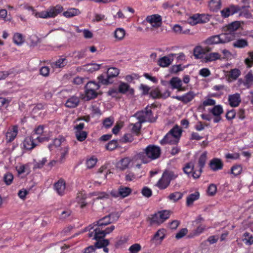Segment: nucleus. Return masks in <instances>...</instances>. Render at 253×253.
Wrapping results in <instances>:
<instances>
[{
    "instance_id": "obj_1",
    "label": "nucleus",
    "mask_w": 253,
    "mask_h": 253,
    "mask_svg": "<svg viewBox=\"0 0 253 253\" xmlns=\"http://www.w3.org/2000/svg\"><path fill=\"white\" fill-rule=\"evenodd\" d=\"M161 154V149L158 146L149 145L142 152L135 155L137 159L141 161L143 164H147L160 158Z\"/></svg>"
},
{
    "instance_id": "obj_2",
    "label": "nucleus",
    "mask_w": 253,
    "mask_h": 253,
    "mask_svg": "<svg viewBox=\"0 0 253 253\" xmlns=\"http://www.w3.org/2000/svg\"><path fill=\"white\" fill-rule=\"evenodd\" d=\"M24 8L28 10L31 11L32 14L37 18L47 19L54 18L58 14L61 13L63 10V7L60 5H57L55 6L50 7L46 10L41 12L36 11L34 8L28 5H24Z\"/></svg>"
},
{
    "instance_id": "obj_3",
    "label": "nucleus",
    "mask_w": 253,
    "mask_h": 253,
    "mask_svg": "<svg viewBox=\"0 0 253 253\" xmlns=\"http://www.w3.org/2000/svg\"><path fill=\"white\" fill-rule=\"evenodd\" d=\"M135 116L140 123L154 122L156 121V118L153 116L151 110L148 107L144 110L137 112Z\"/></svg>"
},
{
    "instance_id": "obj_4",
    "label": "nucleus",
    "mask_w": 253,
    "mask_h": 253,
    "mask_svg": "<svg viewBox=\"0 0 253 253\" xmlns=\"http://www.w3.org/2000/svg\"><path fill=\"white\" fill-rule=\"evenodd\" d=\"M169 216L170 211H169L164 210L159 211L152 216L151 223L157 224H161L169 218Z\"/></svg>"
},
{
    "instance_id": "obj_5",
    "label": "nucleus",
    "mask_w": 253,
    "mask_h": 253,
    "mask_svg": "<svg viewBox=\"0 0 253 253\" xmlns=\"http://www.w3.org/2000/svg\"><path fill=\"white\" fill-rule=\"evenodd\" d=\"M207 152H204L201 155L198 160V167L199 169L197 170H195V171L193 172V177L194 178H198L200 176L202 171V169L204 167L206 162L207 161Z\"/></svg>"
},
{
    "instance_id": "obj_6",
    "label": "nucleus",
    "mask_w": 253,
    "mask_h": 253,
    "mask_svg": "<svg viewBox=\"0 0 253 253\" xmlns=\"http://www.w3.org/2000/svg\"><path fill=\"white\" fill-rule=\"evenodd\" d=\"M146 21L154 28L160 27L162 24V17L159 14H153L147 16Z\"/></svg>"
},
{
    "instance_id": "obj_7",
    "label": "nucleus",
    "mask_w": 253,
    "mask_h": 253,
    "mask_svg": "<svg viewBox=\"0 0 253 253\" xmlns=\"http://www.w3.org/2000/svg\"><path fill=\"white\" fill-rule=\"evenodd\" d=\"M119 217L118 213H112L98 220L97 223L99 226H105L116 221Z\"/></svg>"
},
{
    "instance_id": "obj_8",
    "label": "nucleus",
    "mask_w": 253,
    "mask_h": 253,
    "mask_svg": "<svg viewBox=\"0 0 253 253\" xmlns=\"http://www.w3.org/2000/svg\"><path fill=\"white\" fill-rule=\"evenodd\" d=\"M239 85L243 84L246 88H250L253 85V73L249 72L244 77V79H239L238 81Z\"/></svg>"
},
{
    "instance_id": "obj_9",
    "label": "nucleus",
    "mask_w": 253,
    "mask_h": 253,
    "mask_svg": "<svg viewBox=\"0 0 253 253\" xmlns=\"http://www.w3.org/2000/svg\"><path fill=\"white\" fill-rule=\"evenodd\" d=\"M135 159H137L135 156L133 159L129 157L124 158L117 163V167L121 170L126 169L132 166Z\"/></svg>"
},
{
    "instance_id": "obj_10",
    "label": "nucleus",
    "mask_w": 253,
    "mask_h": 253,
    "mask_svg": "<svg viewBox=\"0 0 253 253\" xmlns=\"http://www.w3.org/2000/svg\"><path fill=\"white\" fill-rule=\"evenodd\" d=\"M94 224L97 225V227L94 229L92 231L89 232L88 237H92L93 239L95 240L104 238L105 235L103 230L100 228L102 226H99L97 223V221L94 222Z\"/></svg>"
},
{
    "instance_id": "obj_11",
    "label": "nucleus",
    "mask_w": 253,
    "mask_h": 253,
    "mask_svg": "<svg viewBox=\"0 0 253 253\" xmlns=\"http://www.w3.org/2000/svg\"><path fill=\"white\" fill-rule=\"evenodd\" d=\"M131 192L130 188L127 187H121L118 191H112L111 193V195L115 198L120 197L122 198H125L128 196Z\"/></svg>"
},
{
    "instance_id": "obj_12",
    "label": "nucleus",
    "mask_w": 253,
    "mask_h": 253,
    "mask_svg": "<svg viewBox=\"0 0 253 253\" xmlns=\"http://www.w3.org/2000/svg\"><path fill=\"white\" fill-rule=\"evenodd\" d=\"M223 33L219 34V41L221 44L228 43L235 39V35L229 33L225 29L223 28Z\"/></svg>"
},
{
    "instance_id": "obj_13",
    "label": "nucleus",
    "mask_w": 253,
    "mask_h": 253,
    "mask_svg": "<svg viewBox=\"0 0 253 253\" xmlns=\"http://www.w3.org/2000/svg\"><path fill=\"white\" fill-rule=\"evenodd\" d=\"M35 136L33 134L32 136H28L25 138L23 142V147L25 149L31 150L36 147L37 145L36 143L37 139L34 138Z\"/></svg>"
},
{
    "instance_id": "obj_14",
    "label": "nucleus",
    "mask_w": 253,
    "mask_h": 253,
    "mask_svg": "<svg viewBox=\"0 0 253 253\" xmlns=\"http://www.w3.org/2000/svg\"><path fill=\"white\" fill-rule=\"evenodd\" d=\"M64 146H67L65 139L63 137H60L55 139L52 143L48 146V147L50 151L53 150L55 148L59 150L62 149Z\"/></svg>"
},
{
    "instance_id": "obj_15",
    "label": "nucleus",
    "mask_w": 253,
    "mask_h": 253,
    "mask_svg": "<svg viewBox=\"0 0 253 253\" xmlns=\"http://www.w3.org/2000/svg\"><path fill=\"white\" fill-rule=\"evenodd\" d=\"M175 54H169L159 59L158 65L162 67H167L170 65L173 60V56Z\"/></svg>"
},
{
    "instance_id": "obj_16",
    "label": "nucleus",
    "mask_w": 253,
    "mask_h": 253,
    "mask_svg": "<svg viewBox=\"0 0 253 253\" xmlns=\"http://www.w3.org/2000/svg\"><path fill=\"white\" fill-rule=\"evenodd\" d=\"M44 129V127L43 126H39L38 127L35 129V132L33 134H34V136H35V134L40 135L35 138V139L38 140L39 142H42L46 139V131H45Z\"/></svg>"
},
{
    "instance_id": "obj_17",
    "label": "nucleus",
    "mask_w": 253,
    "mask_h": 253,
    "mask_svg": "<svg viewBox=\"0 0 253 253\" xmlns=\"http://www.w3.org/2000/svg\"><path fill=\"white\" fill-rule=\"evenodd\" d=\"M228 102L229 105L232 107H236L239 106L241 102L240 95L238 93L231 94L228 96Z\"/></svg>"
},
{
    "instance_id": "obj_18",
    "label": "nucleus",
    "mask_w": 253,
    "mask_h": 253,
    "mask_svg": "<svg viewBox=\"0 0 253 253\" xmlns=\"http://www.w3.org/2000/svg\"><path fill=\"white\" fill-rule=\"evenodd\" d=\"M225 29L229 33L234 34V33L238 30L242 29L241 23L240 21H234L228 24L225 27Z\"/></svg>"
},
{
    "instance_id": "obj_19",
    "label": "nucleus",
    "mask_w": 253,
    "mask_h": 253,
    "mask_svg": "<svg viewBox=\"0 0 253 253\" xmlns=\"http://www.w3.org/2000/svg\"><path fill=\"white\" fill-rule=\"evenodd\" d=\"M18 133V127L16 126L9 128L5 134L6 140L7 142L12 141L16 137Z\"/></svg>"
},
{
    "instance_id": "obj_20",
    "label": "nucleus",
    "mask_w": 253,
    "mask_h": 253,
    "mask_svg": "<svg viewBox=\"0 0 253 253\" xmlns=\"http://www.w3.org/2000/svg\"><path fill=\"white\" fill-rule=\"evenodd\" d=\"M210 167L213 171H216L221 169L223 168V163L221 159L218 158H213L210 161Z\"/></svg>"
},
{
    "instance_id": "obj_21",
    "label": "nucleus",
    "mask_w": 253,
    "mask_h": 253,
    "mask_svg": "<svg viewBox=\"0 0 253 253\" xmlns=\"http://www.w3.org/2000/svg\"><path fill=\"white\" fill-rule=\"evenodd\" d=\"M54 189L59 195H63L65 191L66 182L63 179H59L54 184Z\"/></svg>"
},
{
    "instance_id": "obj_22",
    "label": "nucleus",
    "mask_w": 253,
    "mask_h": 253,
    "mask_svg": "<svg viewBox=\"0 0 253 253\" xmlns=\"http://www.w3.org/2000/svg\"><path fill=\"white\" fill-rule=\"evenodd\" d=\"M238 8L233 5L229 7H226L221 11V16L224 18L228 17V16L233 15L234 13L237 12Z\"/></svg>"
},
{
    "instance_id": "obj_23",
    "label": "nucleus",
    "mask_w": 253,
    "mask_h": 253,
    "mask_svg": "<svg viewBox=\"0 0 253 253\" xmlns=\"http://www.w3.org/2000/svg\"><path fill=\"white\" fill-rule=\"evenodd\" d=\"M118 90L119 92L123 94L128 93L129 94H133L134 93V90L130 88L128 84L123 82L120 83Z\"/></svg>"
},
{
    "instance_id": "obj_24",
    "label": "nucleus",
    "mask_w": 253,
    "mask_h": 253,
    "mask_svg": "<svg viewBox=\"0 0 253 253\" xmlns=\"http://www.w3.org/2000/svg\"><path fill=\"white\" fill-rule=\"evenodd\" d=\"M169 84L173 89H177L178 90H184L182 87V81L178 77H173L169 81Z\"/></svg>"
},
{
    "instance_id": "obj_25",
    "label": "nucleus",
    "mask_w": 253,
    "mask_h": 253,
    "mask_svg": "<svg viewBox=\"0 0 253 253\" xmlns=\"http://www.w3.org/2000/svg\"><path fill=\"white\" fill-rule=\"evenodd\" d=\"M170 181L165 174L163 173L162 176L158 181L157 186L160 189H164L166 188L169 184Z\"/></svg>"
},
{
    "instance_id": "obj_26",
    "label": "nucleus",
    "mask_w": 253,
    "mask_h": 253,
    "mask_svg": "<svg viewBox=\"0 0 253 253\" xmlns=\"http://www.w3.org/2000/svg\"><path fill=\"white\" fill-rule=\"evenodd\" d=\"M80 102L79 97L73 96L68 99L65 103V106L68 108H75Z\"/></svg>"
},
{
    "instance_id": "obj_27",
    "label": "nucleus",
    "mask_w": 253,
    "mask_h": 253,
    "mask_svg": "<svg viewBox=\"0 0 253 253\" xmlns=\"http://www.w3.org/2000/svg\"><path fill=\"white\" fill-rule=\"evenodd\" d=\"M222 60L221 55L218 52H214L206 55L205 60L206 62H212L216 60Z\"/></svg>"
},
{
    "instance_id": "obj_28",
    "label": "nucleus",
    "mask_w": 253,
    "mask_h": 253,
    "mask_svg": "<svg viewBox=\"0 0 253 253\" xmlns=\"http://www.w3.org/2000/svg\"><path fill=\"white\" fill-rule=\"evenodd\" d=\"M126 34L125 30L122 28H117L114 32V37L117 41L124 39Z\"/></svg>"
},
{
    "instance_id": "obj_29",
    "label": "nucleus",
    "mask_w": 253,
    "mask_h": 253,
    "mask_svg": "<svg viewBox=\"0 0 253 253\" xmlns=\"http://www.w3.org/2000/svg\"><path fill=\"white\" fill-rule=\"evenodd\" d=\"M248 45V42L247 39H238L233 43V46L235 48H243Z\"/></svg>"
},
{
    "instance_id": "obj_30",
    "label": "nucleus",
    "mask_w": 253,
    "mask_h": 253,
    "mask_svg": "<svg viewBox=\"0 0 253 253\" xmlns=\"http://www.w3.org/2000/svg\"><path fill=\"white\" fill-rule=\"evenodd\" d=\"M100 64L96 63H89L83 66V69L84 71H87L89 73H92L98 70L100 68Z\"/></svg>"
},
{
    "instance_id": "obj_31",
    "label": "nucleus",
    "mask_w": 253,
    "mask_h": 253,
    "mask_svg": "<svg viewBox=\"0 0 253 253\" xmlns=\"http://www.w3.org/2000/svg\"><path fill=\"white\" fill-rule=\"evenodd\" d=\"M86 196L83 193H78L76 197V202L81 208H84L87 204L85 201Z\"/></svg>"
},
{
    "instance_id": "obj_32",
    "label": "nucleus",
    "mask_w": 253,
    "mask_h": 253,
    "mask_svg": "<svg viewBox=\"0 0 253 253\" xmlns=\"http://www.w3.org/2000/svg\"><path fill=\"white\" fill-rule=\"evenodd\" d=\"M177 141L174 138V136L169 131L165 136V137L161 141V144L165 143L174 144L177 143Z\"/></svg>"
},
{
    "instance_id": "obj_33",
    "label": "nucleus",
    "mask_w": 253,
    "mask_h": 253,
    "mask_svg": "<svg viewBox=\"0 0 253 253\" xmlns=\"http://www.w3.org/2000/svg\"><path fill=\"white\" fill-rule=\"evenodd\" d=\"M200 197V194L198 192H195L194 193L189 195L186 198V205L190 206L193 205L194 201L197 200Z\"/></svg>"
},
{
    "instance_id": "obj_34",
    "label": "nucleus",
    "mask_w": 253,
    "mask_h": 253,
    "mask_svg": "<svg viewBox=\"0 0 253 253\" xmlns=\"http://www.w3.org/2000/svg\"><path fill=\"white\" fill-rule=\"evenodd\" d=\"M68 63V61L66 58H60L55 62L51 64V66L54 68H61L65 66Z\"/></svg>"
},
{
    "instance_id": "obj_35",
    "label": "nucleus",
    "mask_w": 253,
    "mask_h": 253,
    "mask_svg": "<svg viewBox=\"0 0 253 253\" xmlns=\"http://www.w3.org/2000/svg\"><path fill=\"white\" fill-rule=\"evenodd\" d=\"M204 43L207 45L220 44V41L218 35L211 36L207 39Z\"/></svg>"
},
{
    "instance_id": "obj_36",
    "label": "nucleus",
    "mask_w": 253,
    "mask_h": 253,
    "mask_svg": "<svg viewBox=\"0 0 253 253\" xmlns=\"http://www.w3.org/2000/svg\"><path fill=\"white\" fill-rule=\"evenodd\" d=\"M209 111L214 116H221V115L223 113V109L221 105H217L210 109Z\"/></svg>"
},
{
    "instance_id": "obj_37",
    "label": "nucleus",
    "mask_w": 253,
    "mask_h": 253,
    "mask_svg": "<svg viewBox=\"0 0 253 253\" xmlns=\"http://www.w3.org/2000/svg\"><path fill=\"white\" fill-rule=\"evenodd\" d=\"M80 14V10L75 8H71L68 9L67 11L63 12V15L67 18H71L73 16L78 15Z\"/></svg>"
},
{
    "instance_id": "obj_38",
    "label": "nucleus",
    "mask_w": 253,
    "mask_h": 253,
    "mask_svg": "<svg viewBox=\"0 0 253 253\" xmlns=\"http://www.w3.org/2000/svg\"><path fill=\"white\" fill-rule=\"evenodd\" d=\"M210 50L211 48L209 47H207L204 49L201 46H197L194 49V55L196 58H200L201 55L204 54L205 51H209Z\"/></svg>"
},
{
    "instance_id": "obj_39",
    "label": "nucleus",
    "mask_w": 253,
    "mask_h": 253,
    "mask_svg": "<svg viewBox=\"0 0 253 253\" xmlns=\"http://www.w3.org/2000/svg\"><path fill=\"white\" fill-rule=\"evenodd\" d=\"M85 96L84 98L87 100H89L95 98V97H97L98 94L97 91L89 88H85Z\"/></svg>"
},
{
    "instance_id": "obj_40",
    "label": "nucleus",
    "mask_w": 253,
    "mask_h": 253,
    "mask_svg": "<svg viewBox=\"0 0 253 253\" xmlns=\"http://www.w3.org/2000/svg\"><path fill=\"white\" fill-rule=\"evenodd\" d=\"M98 161L97 158L95 156H91L86 160V166L87 169L93 168L96 164Z\"/></svg>"
},
{
    "instance_id": "obj_41",
    "label": "nucleus",
    "mask_w": 253,
    "mask_h": 253,
    "mask_svg": "<svg viewBox=\"0 0 253 253\" xmlns=\"http://www.w3.org/2000/svg\"><path fill=\"white\" fill-rule=\"evenodd\" d=\"M220 0H211L209 3L210 9L212 11H217L221 7Z\"/></svg>"
},
{
    "instance_id": "obj_42",
    "label": "nucleus",
    "mask_w": 253,
    "mask_h": 253,
    "mask_svg": "<svg viewBox=\"0 0 253 253\" xmlns=\"http://www.w3.org/2000/svg\"><path fill=\"white\" fill-rule=\"evenodd\" d=\"M183 196L182 193L179 192H174L170 194L168 196V199L173 202H175L181 199Z\"/></svg>"
},
{
    "instance_id": "obj_43",
    "label": "nucleus",
    "mask_w": 253,
    "mask_h": 253,
    "mask_svg": "<svg viewBox=\"0 0 253 253\" xmlns=\"http://www.w3.org/2000/svg\"><path fill=\"white\" fill-rule=\"evenodd\" d=\"M170 131L171 132V133L172 134V135L174 136V138L176 139L178 142L182 132L181 128L177 126H175L174 127H173L170 130Z\"/></svg>"
},
{
    "instance_id": "obj_44",
    "label": "nucleus",
    "mask_w": 253,
    "mask_h": 253,
    "mask_svg": "<svg viewBox=\"0 0 253 253\" xmlns=\"http://www.w3.org/2000/svg\"><path fill=\"white\" fill-rule=\"evenodd\" d=\"M68 150L69 148L68 146L67 145L64 146L62 149H61L60 150H59L60 152L61 155L60 158L58 159L59 163L61 164L64 161L65 157L68 153Z\"/></svg>"
},
{
    "instance_id": "obj_45",
    "label": "nucleus",
    "mask_w": 253,
    "mask_h": 253,
    "mask_svg": "<svg viewBox=\"0 0 253 253\" xmlns=\"http://www.w3.org/2000/svg\"><path fill=\"white\" fill-rule=\"evenodd\" d=\"M86 49H82L80 51H75L73 53V56L76 60L82 59L85 57Z\"/></svg>"
},
{
    "instance_id": "obj_46",
    "label": "nucleus",
    "mask_w": 253,
    "mask_h": 253,
    "mask_svg": "<svg viewBox=\"0 0 253 253\" xmlns=\"http://www.w3.org/2000/svg\"><path fill=\"white\" fill-rule=\"evenodd\" d=\"M242 172V166L241 165L233 166L231 169V173L235 176L240 175Z\"/></svg>"
},
{
    "instance_id": "obj_47",
    "label": "nucleus",
    "mask_w": 253,
    "mask_h": 253,
    "mask_svg": "<svg viewBox=\"0 0 253 253\" xmlns=\"http://www.w3.org/2000/svg\"><path fill=\"white\" fill-rule=\"evenodd\" d=\"M96 242L95 243V246L96 248H101L103 247H107L109 244V240L107 239H98V240H96Z\"/></svg>"
},
{
    "instance_id": "obj_48",
    "label": "nucleus",
    "mask_w": 253,
    "mask_h": 253,
    "mask_svg": "<svg viewBox=\"0 0 253 253\" xmlns=\"http://www.w3.org/2000/svg\"><path fill=\"white\" fill-rule=\"evenodd\" d=\"M13 41L14 43L18 45H21L24 42L23 36L20 33L14 34L13 37Z\"/></svg>"
},
{
    "instance_id": "obj_49",
    "label": "nucleus",
    "mask_w": 253,
    "mask_h": 253,
    "mask_svg": "<svg viewBox=\"0 0 253 253\" xmlns=\"http://www.w3.org/2000/svg\"><path fill=\"white\" fill-rule=\"evenodd\" d=\"M75 134L78 140L83 141L87 137V133L85 131H75Z\"/></svg>"
},
{
    "instance_id": "obj_50",
    "label": "nucleus",
    "mask_w": 253,
    "mask_h": 253,
    "mask_svg": "<svg viewBox=\"0 0 253 253\" xmlns=\"http://www.w3.org/2000/svg\"><path fill=\"white\" fill-rule=\"evenodd\" d=\"M119 74V70L115 67L110 68L108 69L107 75L110 78L117 77Z\"/></svg>"
},
{
    "instance_id": "obj_51",
    "label": "nucleus",
    "mask_w": 253,
    "mask_h": 253,
    "mask_svg": "<svg viewBox=\"0 0 253 253\" xmlns=\"http://www.w3.org/2000/svg\"><path fill=\"white\" fill-rule=\"evenodd\" d=\"M206 229V226L204 224H200L192 233V236H197L202 234Z\"/></svg>"
},
{
    "instance_id": "obj_52",
    "label": "nucleus",
    "mask_w": 253,
    "mask_h": 253,
    "mask_svg": "<svg viewBox=\"0 0 253 253\" xmlns=\"http://www.w3.org/2000/svg\"><path fill=\"white\" fill-rule=\"evenodd\" d=\"M3 179L5 184L9 185L13 181V175L10 172H6L4 174Z\"/></svg>"
},
{
    "instance_id": "obj_53",
    "label": "nucleus",
    "mask_w": 253,
    "mask_h": 253,
    "mask_svg": "<svg viewBox=\"0 0 253 253\" xmlns=\"http://www.w3.org/2000/svg\"><path fill=\"white\" fill-rule=\"evenodd\" d=\"M194 165L193 163L192 162H189L187 164H186L184 167H183V171L184 173H185L187 174H189L193 173L195 170H193L194 169Z\"/></svg>"
},
{
    "instance_id": "obj_54",
    "label": "nucleus",
    "mask_w": 253,
    "mask_h": 253,
    "mask_svg": "<svg viewBox=\"0 0 253 253\" xmlns=\"http://www.w3.org/2000/svg\"><path fill=\"white\" fill-rule=\"evenodd\" d=\"M188 22L191 25H195L199 23V14H196L190 17L188 19Z\"/></svg>"
},
{
    "instance_id": "obj_55",
    "label": "nucleus",
    "mask_w": 253,
    "mask_h": 253,
    "mask_svg": "<svg viewBox=\"0 0 253 253\" xmlns=\"http://www.w3.org/2000/svg\"><path fill=\"white\" fill-rule=\"evenodd\" d=\"M243 241L247 245H252L253 244V236L249 233L246 232L244 234Z\"/></svg>"
},
{
    "instance_id": "obj_56",
    "label": "nucleus",
    "mask_w": 253,
    "mask_h": 253,
    "mask_svg": "<svg viewBox=\"0 0 253 253\" xmlns=\"http://www.w3.org/2000/svg\"><path fill=\"white\" fill-rule=\"evenodd\" d=\"M110 78L108 77L107 75V77H105V76L101 75L98 77V83L99 84H102L104 85H107L111 83L109 81Z\"/></svg>"
},
{
    "instance_id": "obj_57",
    "label": "nucleus",
    "mask_w": 253,
    "mask_h": 253,
    "mask_svg": "<svg viewBox=\"0 0 253 253\" xmlns=\"http://www.w3.org/2000/svg\"><path fill=\"white\" fill-rule=\"evenodd\" d=\"M195 96V93L193 91H189L183 95V102L188 103L191 101Z\"/></svg>"
},
{
    "instance_id": "obj_58",
    "label": "nucleus",
    "mask_w": 253,
    "mask_h": 253,
    "mask_svg": "<svg viewBox=\"0 0 253 253\" xmlns=\"http://www.w3.org/2000/svg\"><path fill=\"white\" fill-rule=\"evenodd\" d=\"M100 87V84L94 81L88 82L85 85V88H91L96 91L98 90Z\"/></svg>"
},
{
    "instance_id": "obj_59",
    "label": "nucleus",
    "mask_w": 253,
    "mask_h": 253,
    "mask_svg": "<svg viewBox=\"0 0 253 253\" xmlns=\"http://www.w3.org/2000/svg\"><path fill=\"white\" fill-rule=\"evenodd\" d=\"M47 162V160L46 158H43L41 160H40L38 162L35 161L34 163V168L35 169H41Z\"/></svg>"
},
{
    "instance_id": "obj_60",
    "label": "nucleus",
    "mask_w": 253,
    "mask_h": 253,
    "mask_svg": "<svg viewBox=\"0 0 253 253\" xmlns=\"http://www.w3.org/2000/svg\"><path fill=\"white\" fill-rule=\"evenodd\" d=\"M216 103L215 100L210 98L209 97H206L205 99L203 101L202 104L204 107L208 106H214Z\"/></svg>"
},
{
    "instance_id": "obj_61",
    "label": "nucleus",
    "mask_w": 253,
    "mask_h": 253,
    "mask_svg": "<svg viewBox=\"0 0 253 253\" xmlns=\"http://www.w3.org/2000/svg\"><path fill=\"white\" fill-rule=\"evenodd\" d=\"M150 96L153 98H161V92L158 88H154L150 91Z\"/></svg>"
},
{
    "instance_id": "obj_62",
    "label": "nucleus",
    "mask_w": 253,
    "mask_h": 253,
    "mask_svg": "<svg viewBox=\"0 0 253 253\" xmlns=\"http://www.w3.org/2000/svg\"><path fill=\"white\" fill-rule=\"evenodd\" d=\"M118 146V142L117 140H113L111 141H110L106 145V149L112 151L114 150L115 148H117Z\"/></svg>"
},
{
    "instance_id": "obj_63",
    "label": "nucleus",
    "mask_w": 253,
    "mask_h": 253,
    "mask_svg": "<svg viewBox=\"0 0 253 253\" xmlns=\"http://www.w3.org/2000/svg\"><path fill=\"white\" fill-rule=\"evenodd\" d=\"M241 75L240 71L238 69H233L230 71L229 76L234 80L237 79Z\"/></svg>"
},
{
    "instance_id": "obj_64",
    "label": "nucleus",
    "mask_w": 253,
    "mask_h": 253,
    "mask_svg": "<svg viewBox=\"0 0 253 253\" xmlns=\"http://www.w3.org/2000/svg\"><path fill=\"white\" fill-rule=\"evenodd\" d=\"M245 63L248 67H251L253 65V52L249 53V57L245 60Z\"/></svg>"
}]
</instances>
